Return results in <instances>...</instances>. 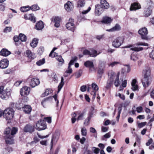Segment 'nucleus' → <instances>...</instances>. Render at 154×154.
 Masks as SVG:
<instances>
[{
    "label": "nucleus",
    "mask_w": 154,
    "mask_h": 154,
    "mask_svg": "<svg viewBox=\"0 0 154 154\" xmlns=\"http://www.w3.org/2000/svg\"><path fill=\"white\" fill-rule=\"evenodd\" d=\"M17 131V128L15 127H13L12 129L8 127L5 129V138L6 144H12L14 143L13 136L16 134Z\"/></svg>",
    "instance_id": "obj_1"
},
{
    "label": "nucleus",
    "mask_w": 154,
    "mask_h": 154,
    "mask_svg": "<svg viewBox=\"0 0 154 154\" xmlns=\"http://www.w3.org/2000/svg\"><path fill=\"white\" fill-rule=\"evenodd\" d=\"M14 115V111L11 108H7L3 112V116L6 120H10L12 119Z\"/></svg>",
    "instance_id": "obj_2"
},
{
    "label": "nucleus",
    "mask_w": 154,
    "mask_h": 154,
    "mask_svg": "<svg viewBox=\"0 0 154 154\" xmlns=\"http://www.w3.org/2000/svg\"><path fill=\"white\" fill-rule=\"evenodd\" d=\"M154 5L151 0H148L147 5L145 8L144 14L146 17L150 16L152 12V8L154 7Z\"/></svg>",
    "instance_id": "obj_3"
},
{
    "label": "nucleus",
    "mask_w": 154,
    "mask_h": 154,
    "mask_svg": "<svg viewBox=\"0 0 154 154\" xmlns=\"http://www.w3.org/2000/svg\"><path fill=\"white\" fill-rule=\"evenodd\" d=\"M138 33L140 35L142 39L146 40L148 39L147 35L148 32L146 28L144 27L140 28L138 30Z\"/></svg>",
    "instance_id": "obj_4"
},
{
    "label": "nucleus",
    "mask_w": 154,
    "mask_h": 154,
    "mask_svg": "<svg viewBox=\"0 0 154 154\" xmlns=\"http://www.w3.org/2000/svg\"><path fill=\"white\" fill-rule=\"evenodd\" d=\"M124 40L122 37H118L113 41L112 45L115 48H118L123 44Z\"/></svg>",
    "instance_id": "obj_5"
},
{
    "label": "nucleus",
    "mask_w": 154,
    "mask_h": 154,
    "mask_svg": "<svg viewBox=\"0 0 154 154\" xmlns=\"http://www.w3.org/2000/svg\"><path fill=\"white\" fill-rule=\"evenodd\" d=\"M46 128V123L44 120H40L36 124L35 128L38 131L45 130Z\"/></svg>",
    "instance_id": "obj_6"
},
{
    "label": "nucleus",
    "mask_w": 154,
    "mask_h": 154,
    "mask_svg": "<svg viewBox=\"0 0 154 154\" xmlns=\"http://www.w3.org/2000/svg\"><path fill=\"white\" fill-rule=\"evenodd\" d=\"M74 20L71 18H69V22L66 23V26L68 30L74 32L75 29V26L74 23Z\"/></svg>",
    "instance_id": "obj_7"
},
{
    "label": "nucleus",
    "mask_w": 154,
    "mask_h": 154,
    "mask_svg": "<svg viewBox=\"0 0 154 154\" xmlns=\"http://www.w3.org/2000/svg\"><path fill=\"white\" fill-rule=\"evenodd\" d=\"M32 75H30L28 79L29 80V79H32L30 82V85L32 87L34 88L36 86L38 85L39 84L40 82L38 79L35 78L32 79Z\"/></svg>",
    "instance_id": "obj_8"
},
{
    "label": "nucleus",
    "mask_w": 154,
    "mask_h": 154,
    "mask_svg": "<svg viewBox=\"0 0 154 154\" xmlns=\"http://www.w3.org/2000/svg\"><path fill=\"white\" fill-rule=\"evenodd\" d=\"M152 78L143 77L142 82L143 85L145 88L148 87L151 84Z\"/></svg>",
    "instance_id": "obj_9"
},
{
    "label": "nucleus",
    "mask_w": 154,
    "mask_h": 154,
    "mask_svg": "<svg viewBox=\"0 0 154 154\" xmlns=\"http://www.w3.org/2000/svg\"><path fill=\"white\" fill-rule=\"evenodd\" d=\"M61 18L58 17H53L51 19V22L54 23V26L57 28L59 27L60 26Z\"/></svg>",
    "instance_id": "obj_10"
},
{
    "label": "nucleus",
    "mask_w": 154,
    "mask_h": 154,
    "mask_svg": "<svg viewBox=\"0 0 154 154\" xmlns=\"http://www.w3.org/2000/svg\"><path fill=\"white\" fill-rule=\"evenodd\" d=\"M104 9L100 5H96L95 11V14L97 16H100L104 11Z\"/></svg>",
    "instance_id": "obj_11"
},
{
    "label": "nucleus",
    "mask_w": 154,
    "mask_h": 154,
    "mask_svg": "<svg viewBox=\"0 0 154 154\" xmlns=\"http://www.w3.org/2000/svg\"><path fill=\"white\" fill-rule=\"evenodd\" d=\"M30 92V88L27 86H24L20 90V93L21 96L27 95Z\"/></svg>",
    "instance_id": "obj_12"
},
{
    "label": "nucleus",
    "mask_w": 154,
    "mask_h": 154,
    "mask_svg": "<svg viewBox=\"0 0 154 154\" xmlns=\"http://www.w3.org/2000/svg\"><path fill=\"white\" fill-rule=\"evenodd\" d=\"M59 135L60 134L58 132H56L53 135L51 143V149L52 147L53 143H55L57 142L59 138Z\"/></svg>",
    "instance_id": "obj_13"
},
{
    "label": "nucleus",
    "mask_w": 154,
    "mask_h": 154,
    "mask_svg": "<svg viewBox=\"0 0 154 154\" xmlns=\"http://www.w3.org/2000/svg\"><path fill=\"white\" fill-rule=\"evenodd\" d=\"M9 61L6 59H4L0 61V68L2 69H5L8 67L9 65Z\"/></svg>",
    "instance_id": "obj_14"
},
{
    "label": "nucleus",
    "mask_w": 154,
    "mask_h": 154,
    "mask_svg": "<svg viewBox=\"0 0 154 154\" xmlns=\"http://www.w3.org/2000/svg\"><path fill=\"white\" fill-rule=\"evenodd\" d=\"M92 88L93 91L91 93V94L93 95L92 98L94 99L95 98L96 92L98 90L99 88L97 85L94 83L92 84Z\"/></svg>",
    "instance_id": "obj_15"
},
{
    "label": "nucleus",
    "mask_w": 154,
    "mask_h": 154,
    "mask_svg": "<svg viewBox=\"0 0 154 154\" xmlns=\"http://www.w3.org/2000/svg\"><path fill=\"white\" fill-rule=\"evenodd\" d=\"M143 77L152 78L151 76L150 69L149 67H146L143 70Z\"/></svg>",
    "instance_id": "obj_16"
},
{
    "label": "nucleus",
    "mask_w": 154,
    "mask_h": 154,
    "mask_svg": "<svg viewBox=\"0 0 154 154\" xmlns=\"http://www.w3.org/2000/svg\"><path fill=\"white\" fill-rule=\"evenodd\" d=\"M10 95V92L3 90L1 94L0 97L2 99L7 100L9 98Z\"/></svg>",
    "instance_id": "obj_17"
},
{
    "label": "nucleus",
    "mask_w": 154,
    "mask_h": 154,
    "mask_svg": "<svg viewBox=\"0 0 154 154\" xmlns=\"http://www.w3.org/2000/svg\"><path fill=\"white\" fill-rule=\"evenodd\" d=\"M141 5L138 3L135 2L131 4L130 8V11H135L141 8Z\"/></svg>",
    "instance_id": "obj_18"
},
{
    "label": "nucleus",
    "mask_w": 154,
    "mask_h": 154,
    "mask_svg": "<svg viewBox=\"0 0 154 154\" xmlns=\"http://www.w3.org/2000/svg\"><path fill=\"white\" fill-rule=\"evenodd\" d=\"M23 131L25 132L31 133L34 131V127L30 125H27L24 127Z\"/></svg>",
    "instance_id": "obj_19"
},
{
    "label": "nucleus",
    "mask_w": 154,
    "mask_h": 154,
    "mask_svg": "<svg viewBox=\"0 0 154 154\" xmlns=\"http://www.w3.org/2000/svg\"><path fill=\"white\" fill-rule=\"evenodd\" d=\"M24 18L26 20H29L32 22L34 23L36 21L35 17L34 16L33 14H30L29 15L25 14Z\"/></svg>",
    "instance_id": "obj_20"
},
{
    "label": "nucleus",
    "mask_w": 154,
    "mask_h": 154,
    "mask_svg": "<svg viewBox=\"0 0 154 154\" xmlns=\"http://www.w3.org/2000/svg\"><path fill=\"white\" fill-rule=\"evenodd\" d=\"M64 7L66 11H69L72 10L74 7L71 2H68L66 3L65 4Z\"/></svg>",
    "instance_id": "obj_21"
},
{
    "label": "nucleus",
    "mask_w": 154,
    "mask_h": 154,
    "mask_svg": "<svg viewBox=\"0 0 154 154\" xmlns=\"http://www.w3.org/2000/svg\"><path fill=\"white\" fill-rule=\"evenodd\" d=\"M44 27L43 23L41 21H39L37 23L35 26V28L38 30H41Z\"/></svg>",
    "instance_id": "obj_22"
},
{
    "label": "nucleus",
    "mask_w": 154,
    "mask_h": 154,
    "mask_svg": "<svg viewBox=\"0 0 154 154\" xmlns=\"http://www.w3.org/2000/svg\"><path fill=\"white\" fill-rule=\"evenodd\" d=\"M26 53L27 57L30 59H33L36 57L35 54L32 53L30 50H27Z\"/></svg>",
    "instance_id": "obj_23"
},
{
    "label": "nucleus",
    "mask_w": 154,
    "mask_h": 154,
    "mask_svg": "<svg viewBox=\"0 0 154 154\" xmlns=\"http://www.w3.org/2000/svg\"><path fill=\"white\" fill-rule=\"evenodd\" d=\"M11 52L5 48L2 49L0 52V55L7 57L11 54Z\"/></svg>",
    "instance_id": "obj_24"
},
{
    "label": "nucleus",
    "mask_w": 154,
    "mask_h": 154,
    "mask_svg": "<svg viewBox=\"0 0 154 154\" xmlns=\"http://www.w3.org/2000/svg\"><path fill=\"white\" fill-rule=\"evenodd\" d=\"M100 5L105 9H107L109 7V3L106 0H101Z\"/></svg>",
    "instance_id": "obj_25"
},
{
    "label": "nucleus",
    "mask_w": 154,
    "mask_h": 154,
    "mask_svg": "<svg viewBox=\"0 0 154 154\" xmlns=\"http://www.w3.org/2000/svg\"><path fill=\"white\" fill-rule=\"evenodd\" d=\"M112 20L109 17L106 16L103 18L101 20V22L103 23L108 24L112 21Z\"/></svg>",
    "instance_id": "obj_26"
},
{
    "label": "nucleus",
    "mask_w": 154,
    "mask_h": 154,
    "mask_svg": "<svg viewBox=\"0 0 154 154\" xmlns=\"http://www.w3.org/2000/svg\"><path fill=\"white\" fill-rule=\"evenodd\" d=\"M136 82L137 80L135 79H133L131 82V89L134 91L138 90V85L136 84Z\"/></svg>",
    "instance_id": "obj_27"
},
{
    "label": "nucleus",
    "mask_w": 154,
    "mask_h": 154,
    "mask_svg": "<svg viewBox=\"0 0 154 154\" xmlns=\"http://www.w3.org/2000/svg\"><path fill=\"white\" fill-rule=\"evenodd\" d=\"M84 66L87 67H88L90 69L93 68L94 67V65L92 62L88 60L84 63Z\"/></svg>",
    "instance_id": "obj_28"
},
{
    "label": "nucleus",
    "mask_w": 154,
    "mask_h": 154,
    "mask_svg": "<svg viewBox=\"0 0 154 154\" xmlns=\"http://www.w3.org/2000/svg\"><path fill=\"white\" fill-rule=\"evenodd\" d=\"M120 26L118 24H116L115 26L112 28L110 29H107L106 31L109 32H112L116 31L119 30L120 29Z\"/></svg>",
    "instance_id": "obj_29"
},
{
    "label": "nucleus",
    "mask_w": 154,
    "mask_h": 154,
    "mask_svg": "<svg viewBox=\"0 0 154 154\" xmlns=\"http://www.w3.org/2000/svg\"><path fill=\"white\" fill-rule=\"evenodd\" d=\"M23 110L25 113L29 114L32 110L31 107L29 105H25L23 108Z\"/></svg>",
    "instance_id": "obj_30"
},
{
    "label": "nucleus",
    "mask_w": 154,
    "mask_h": 154,
    "mask_svg": "<svg viewBox=\"0 0 154 154\" xmlns=\"http://www.w3.org/2000/svg\"><path fill=\"white\" fill-rule=\"evenodd\" d=\"M117 75L112 71H110L108 73L109 79L113 81Z\"/></svg>",
    "instance_id": "obj_31"
},
{
    "label": "nucleus",
    "mask_w": 154,
    "mask_h": 154,
    "mask_svg": "<svg viewBox=\"0 0 154 154\" xmlns=\"http://www.w3.org/2000/svg\"><path fill=\"white\" fill-rule=\"evenodd\" d=\"M153 140L152 138H150L148 140V142L146 143V146H149L150 144H152V145L149 147V149H154V143H152Z\"/></svg>",
    "instance_id": "obj_32"
},
{
    "label": "nucleus",
    "mask_w": 154,
    "mask_h": 154,
    "mask_svg": "<svg viewBox=\"0 0 154 154\" xmlns=\"http://www.w3.org/2000/svg\"><path fill=\"white\" fill-rule=\"evenodd\" d=\"M64 84V79L63 77H62L61 78V82L59 83L58 86V93H59L61 89L63 86V85Z\"/></svg>",
    "instance_id": "obj_33"
},
{
    "label": "nucleus",
    "mask_w": 154,
    "mask_h": 154,
    "mask_svg": "<svg viewBox=\"0 0 154 154\" xmlns=\"http://www.w3.org/2000/svg\"><path fill=\"white\" fill-rule=\"evenodd\" d=\"M38 41L37 39L36 38H34L32 40L31 43H30V45L32 48H35L36 47L38 44Z\"/></svg>",
    "instance_id": "obj_34"
},
{
    "label": "nucleus",
    "mask_w": 154,
    "mask_h": 154,
    "mask_svg": "<svg viewBox=\"0 0 154 154\" xmlns=\"http://www.w3.org/2000/svg\"><path fill=\"white\" fill-rule=\"evenodd\" d=\"M115 79L114 84L116 87H118L119 84V74H118L116 76V78L114 79Z\"/></svg>",
    "instance_id": "obj_35"
},
{
    "label": "nucleus",
    "mask_w": 154,
    "mask_h": 154,
    "mask_svg": "<svg viewBox=\"0 0 154 154\" xmlns=\"http://www.w3.org/2000/svg\"><path fill=\"white\" fill-rule=\"evenodd\" d=\"M49 103V99L48 98H45L42 102V104L43 106L45 107Z\"/></svg>",
    "instance_id": "obj_36"
},
{
    "label": "nucleus",
    "mask_w": 154,
    "mask_h": 154,
    "mask_svg": "<svg viewBox=\"0 0 154 154\" xmlns=\"http://www.w3.org/2000/svg\"><path fill=\"white\" fill-rule=\"evenodd\" d=\"M52 92V91L49 89H47L46 90L45 92L42 94V97H44L46 96H47L50 94Z\"/></svg>",
    "instance_id": "obj_37"
},
{
    "label": "nucleus",
    "mask_w": 154,
    "mask_h": 154,
    "mask_svg": "<svg viewBox=\"0 0 154 154\" xmlns=\"http://www.w3.org/2000/svg\"><path fill=\"white\" fill-rule=\"evenodd\" d=\"M90 131L91 133H94L93 136L95 138L97 137V133L96 130L93 127H90Z\"/></svg>",
    "instance_id": "obj_38"
},
{
    "label": "nucleus",
    "mask_w": 154,
    "mask_h": 154,
    "mask_svg": "<svg viewBox=\"0 0 154 154\" xmlns=\"http://www.w3.org/2000/svg\"><path fill=\"white\" fill-rule=\"evenodd\" d=\"M30 9V7L29 6L21 7L20 8V10L22 12H26L29 10Z\"/></svg>",
    "instance_id": "obj_39"
},
{
    "label": "nucleus",
    "mask_w": 154,
    "mask_h": 154,
    "mask_svg": "<svg viewBox=\"0 0 154 154\" xmlns=\"http://www.w3.org/2000/svg\"><path fill=\"white\" fill-rule=\"evenodd\" d=\"M19 37L22 42H25L26 40V37L23 34L20 33L19 34Z\"/></svg>",
    "instance_id": "obj_40"
},
{
    "label": "nucleus",
    "mask_w": 154,
    "mask_h": 154,
    "mask_svg": "<svg viewBox=\"0 0 154 154\" xmlns=\"http://www.w3.org/2000/svg\"><path fill=\"white\" fill-rule=\"evenodd\" d=\"M143 48L142 47H134L131 48L130 49L131 50L137 52L142 51L143 50Z\"/></svg>",
    "instance_id": "obj_41"
},
{
    "label": "nucleus",
    "mask_w": 154,
    "mask_h": 154,
    "mask_svg": "<svg viewBox=\"0 0 154 154\" xmlns=\"http://www.w3.org/2000/svg\"><path fill=\"white\" fill-rule=\"evenodd\" d=\"M94 108L93 107H91L90 110L89 112L88 116L92 118L93 117V115L94 113Z\"/></svg>",
    "instance_id": "obj_42"
},
{
    "label": "nucleus",
    "mask_w": 154,
    "mask_h": 154,
    "mask_svg": "<svg viewBox=\"0 0 154 154\" xmlns=\"http://www.w3.org/2000/svg\"><path fill=\"white\" fill-rule=\"evenodd\" d=\"M85 4V1L84 0H79L78 2V5L79 7L84 6Z\"/></svg>",
    "instance_id": "obj_43"
},
{
    "label": "nucleus",
    "mask_w": 154,
    "mask_h": 154,
    "mask_svg": "<svg viewBox=\"0 0 154 154\" xmlns=\"http://www.w3.org/2000/svg\"><path fill=\"white\" fill-rule=\"evenodd\" d=\"M82 73V69H79V71L76 72L75 75L76 78H78L81 76Z\"/></svg>",
    "instance_id": "obj_44"
},
{
    "label": "nucleus",
    "mask_w": 154,
    "mask_h": 154,
    "mask_svg": "<svg viewBox=\"0 0 154 154\" xmlns=\"http://www.w3.org/2000/svg\"><path fill=\"white\" fill-rule=\"evenodd\" d=\"M113 81L109 79L108 81L106 88V89L109 88L113 84Z\"/></svg>",
    "instance_id": "obj_45"
},
{
    "label": "nucleus",
    "mask_w": 154,
    "mask_h": 154,
    "mask_svg": "<svg viewBox=\"0 0 154 154\" xmlns=\"http://www.w3.org/2000/svg\"><path fill=\"white\" fill-rule=\"evenodd\" d=\"M81 132L82 135L83 136H86L87 134V129L85 127L82 128L81 130Z\"/></svg>",
    "instance_id": "obj_46"
},
{
    "label": "nucleus",
    "mask_w": 154,
    "mask_h": 154,
    "mask_svg": "<svg viewBox=\"0 0 154 154\" xmlns=\"http://www.w3.org/2000/svg\"><path fill=\"white\" fill-rule=\"evenodd\" d=\"M45 59L43 58L42 60H40L37 61L36 63L38 66H40L43 64L45 63Z\"/></svg>",
    "instance_id": "obj_47"
},
{
    "label": "nucleus",
    "mask_w": 154,
    "mask_h": 154,
    "mask_svg": "<svg viewBox=\"0 0 154 154\" xmlns=\"http://www.w3.org/2000/svg\"><path fill=\"white\" fill-rule=\"evenodd\" d=\"M135 45L137 46L141 45L147 46H148V44L147 43L145 42H138L135 44Z\"/></svg>",
    "instance_id": "obj_48"
},
{
    "label": "nucleus",
    "mask_w": 154,
    "mask_h": 154,
    "mask_svg": "<svg viewBox=\"0 0 154 154\" xmlns=\"http://www.w3.org/2000/svg\"><path fill=\"white\" fill-rule=\"evenodd\" d=\"M72 65L70 64L69 63V66H68V69L66 71H65V73H68V74H71L72 72V69L71 67V66Z\"/></svg>",
    "instance_id": "obj_49"
},
{
    "label": "nucleus",
    "mask_w": 154,
    "mask_h": 154,
    "mask_svg": "<svg viewBox=\"0 0 154 154\" xmlns=\"http://www.w3.org/2000/svg\"><path fill=\"white\" fill-rule=\"evenodd\" d=\"M30 9L33 11H37L39 10V7L36 5H32L31 7H30Z\"/></svg>",
    "instance_id": "obj_50"
},
{
    "label": "nucleus",
    "mask_w": 154,
    "mask_h": 154,
    "mask_svg": "<svg viewBox=\"0 0 154 154\" xmlns=\"http://www.w3.org/2000/svg\"><path fill=\"white\" fill-rule=\"evenodd\" d=\"M131 59L133 61L137 60L138 59L137 55L136 54H132L131 56Z\"/></svg>",
    "instance_id": "obj_51"
},
{
    "label": "nucleus",
    "mask_w": 154,
    "mask_h": 154,
    "mask_svg": "<svg viewBox=\"0 0 154 154\" xmlns=\"http://www.w3.org/2000/svg\"><path fill=\"white\" fill-rule=\"evenodd\" d=\"M92 118L88 116V118L86 119L84 122V124L85 125L87 126L89 124V122Z\"/></svg>",
    "instance_id": "obj_52"
},
{
    "label": "nucleus",
    "mask_w": 154,
    "mask_h": 154,
    "mask_svg": "<svg viewBox=\"0 0 154 154\" xmlns=\"http://www.w3.org/2000/svg\"><path fill=\"white\" fill-rule=\"evenodd\" d=\"M92 150L96 154L98 153L100 151V149L98 148L93 147L92 148Z\"/></svg>",
    "instance_id": "obj_53"
},
{
    "label": "nucleus",
    "mask_w": 154,
    "mask_h": 154,
    "mask_svg": "<svg viewBox=\"0 0 154 154\" xmlns=\"http://www.w3.org/2000/svg\"><path fill=\"white\" fill-rule=\"evenodd\" d=\"M119 64V62L117 61H114L111 63L109 64H108V66H111L113 67L114 66L117 65Z\"/></svg>",
    "instance_id": "obj_54"
},
{
    "label": "nucleus",
    "mask_w": 154,
    "mask_h": 154,
    "mask_svg": "<svg viewBox=\"0 0 154 154\" xmlns=\"http://www.w3.org/2000/svg\"><path fill=\"white\" fill-rule=\"evenodd\" d=\"M56 59L60 62H61L62 63H63L64 62V60L62 58L61 56H57Z\"/></svg>",
    "instance_id": "obj_55"
},
{
    "label": "nucleus",
    "mask_w": 154,
    "mask_h": 154,
    "mask_svg": "<svg viewBox=\"0 0 154 154\" xmlns=\"http://www.w3.org/2000/svg\"><path fill=\"white\" fill-rule=\"evenodd\" d=\"M146 124V122H145L138 123V126L139 128H142Z\"/></svg>",
    "instance_id": "obj_56"
},
{
    "label": "nucleus",
    "mask_w": 154,
    "mask_h": 154,
    "mask_svg": "<svg viewBox=\"0 0 154 154\" xmlns=\"http://www.w3.org/2000/svg\"><path fill=\"white\" fill-rule=\"evenodd\" d=\"M77 60V57H74L72 58V59L69 63L71 65H73L74 62L76 61Z\"/></svg>",
    "instance_id": "obj_57"
},
{
    "label": "nucleus",
    "mask_w": 154,
    "mask_h": 154,
    "mask_svg": "<svg viewBox=\"0 0 154 154\" xmlns=\"http://www.w3.org/2000/svg\"><path fill=\"white\" fill-rule=\"evenodd\" d=\"M91 54H90V56L93 57H95L97 56V55L96 54L97 53V51L95 50H92L90 52Z\"/></svg>",
    "instance_id": "obj_58"
},
{
    "label": "nucleus",
    "mask_w": 154,
    "mask_h": 154,
    "mask_svg": "<svg viewBox=\"0 0 154 154\" xmlns=\"http://www.w3.org/2000/svg\"><path fill=\"white\" fill-rule=\"evenodd\" d=\"M83 53L84 55H90V54H91L90 51L86 49L83 50Z\"/></svg>",
    "instance_id": "obj_59"
},
{
    "label": "nucleus",
    "mask_w": 154,
    "mask_h": 154,
    "mask_svg": "<svg viewBox=\"0 0 154 154\" xmlns=\"http://www.w3.org/2000/svg\"><path fill=\"white\" fill-rule=\"evenodd\" d=\"M44 121H47L48 123L51 122V117H47L44 118Z\"/></svg>",
    "instance_id": "obj_60"
},
{
    "label": "nucleus",
    "mask_w": 154,
    "mask_h": 154,
    "mask_svg": "<svg viewBox=\"0 0 154 154\" xmlns=\"http://www.w3.org/2000/svg\"><path fill=\"white\" fill-rule=\"evenodd\" d=\"M57 49V48H54L52 50V51H51V53H50L49 54V56L51 57H56V55H52V54H53V53H56L55 52H54V51L55 50H56Z\"/></svg>",
    "instance_id": "obj_61"
},
{
    "label": "nucleus",
    "mask_w": 154,
    "mask_h": 154,
    "mask_svg": "<svg viewBox=\"0 0 154 154\" xmlns=\"http://www.w3.org/2000/svg\"><path fill=\"white\" fill-rule=\"evenodd\" d=\"M110 137V134L109 133H108L105 134L103 137L102 138V140H104V138H109Z\"/></svg>",
    "instance_id": "obj_62"
},
{
    "label": "nucleus",
    "mask_w": 154,
    "mask_h": 154,
    "mask_svg": "<svg viewBox=\"0 0 154 154\" xmlns=\"http://www.w3.org/2000/svg\"><path fill=\"white\" fill-rule=\"evenodd\" d=\"M11 30V27H6L4 29V32H9Z\"/></svg>",
    "instance_id": "obj_63"
},
{
    "label": "nucleus",
    "mask_w": 154,
    "mask_h": 154,
    "mask_svg": "<svg viewBox=\"0 0 154 154\" xmlns=\"http://www.w3.org/2000/svg\"><path fill=\"white\" fill-rule=\"evenodd\" d=\"M87 86L86 85L82 86L80 88L81 91L82 92H84L86 90Z\"/></svg>",
    "instance_id": "obj_64"
}]
</instances>
